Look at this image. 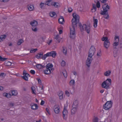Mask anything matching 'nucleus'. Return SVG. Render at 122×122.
<instances>
[{
  "label": "nucleus",
  "instance_id": "nucleus-18",
  "mask_svg": "<svg viewBox=\"0 0 122 122\" xmlns=\"http://www.w3.org/2000/svg\"><path fill=\"white\" fill-rule=\"evenodd\" d=\"M31 109H32L33 110H36L38 108V106L37 104H34L33 105H31Z\"/></svg>",
  "mask_w": 122,
  "mask_h": 122
},
{
  "label": "nucleus",
  "instance_id": "nucleus-26",
  "mask_svg": "<svg viewBox=\"0 0 122 122\" xmlns=\"http://www.w3.org/2000/svg\"><path fill=\"white\" fill-rule=\"evenodd\" d=\"M53 5L54 6L55 8H58L60 6V4L57 2H55L53 4Z\"/></svg>",
  "mask_w": 122,
  "mask_h": 122
},
{
  "label": "nucleus",
  "instance_id": "nucleus-46",
  "mask_svg": "<svg viewBox=\"0 0 122 122\" xmlns=\"http://www.w3.org/2000/svg\"><path fill=\"white\" fill-rule=\"evenodd\" d=\"M36 67L38 69H40L42 68V65L41 64H37L36 65Z\"/></svg>",
  "mask_w": 122,
  "mask_h": 122
},
{
  "label": "nucleus",
  "instance_id": "nucleus-30",
  "mask_svg": "<svg viewBox=\"0 0 122 122\" xmlns=\"http://www.w3.org/2000/svg\"><path fill=\"white\" fill-rule=\"evenodd\" d=\"M11 93H12L11 96H15L17 94V92L16 91L13 90L11 91Z\"/></svg>",
  "mask_w": 122,
  "mask_h": 122
},
{
  "label": "nucleus",
  "instance_id": "nucleus-39",
  "mask_svg": "<svg viewBox=\"0 0 122 122\" xmlns=\"http://www.w3.org/2000/svg\"><path fill=\"white\" fill-rule=\"evenodd\" d=\"M62 73L64 77L65 78H66L67 76L66 71L65 70L64 71L62 72Z\"/></svg>",
  "mask_w": 122,
  "mask_h": 122
},
{
  "label": "nucleus",
  "instance_id": "nucleus-22",
  "mask_svg": "<svg viewBox=\"0 0 122 122\" xmlns=\"http://www.w3.org/2000/svg\"><path fill=\"white\" fill-rule=\"evenodd\" d=\"M49 15H50L51 17H54L55 18L56 16V14L54 12H50L49 13Z\"/></svg>",
  "mask_w": 122,
  "mask_h": 122
},
{
  "label": "nucleus",
  "instance_id": "nucleus-47",
  "mask_svg": "<svg viewBox=\"0 0 122 122\" xmlns=\"http://www.w3.org/2000/svg\"><path fill=\"white\" fill-rule=\"evenodd\" d=\"M32 30L34 32H36L37 31V29L36 27H32Z\"/></svg>",
  "mask_w": 122,
  "mask_h": 122
},
{
  "label": "nucleus",
  "instance_id": "nucleus-38",
  "mask_svg": "<svg viewBox=\"0 0 122 122\" xmlns=\"http://www.w3.org/2000/svg\"><path fill=\"white\" fill-rule=\"evenodd\" d=\"M102 41H104V42L109 41L108 40V38L107 37H103L102 38Z\"/></svg>",
  "mask_w": 122,
  "mask_h": 122
},
{
  "label": "nucleus",
  "instance_id": "nucleus-40",
  "mask_svg": "<svg viewBox=\"0 0 122 122\" xmlns=\"http://www.w3.org/2000/svg\"><path fill=\"white\" fill-rule=\"evenodd\" d=\"M24 41L22 40H19L18 41L17 44L18 45H20L21 43L23 42Z\"/></svg>",
  "mask_w": 122,
  "mask_h": 122
},
{
  "label": "nucleus",
  "instance_id": "nucleus-10",
  "mask_svg": "<svg viewBox=\"0 0 122 122\" xmlns=\"http://www.w3.org/2000/svg\"><path fill=\"white\" fill-rule=\"evenodd\" d=\"M83 27L84 28V30H86L88 34H89L90 30V24H89L87 25L85 24H83Z\"/></svg>",
  "mask_w": 122,
  "mask_h": 122
},
{
  "label": "nucleus",
  "instance_id": "nucleus-60",
  "mask_svg": "<svg viewBox=\"0 0 122 122\" xmlns=\"http://www.w3.org/2000/svg\"><path fill=\"white\" fill-rule=\"evenodd\" d=\"M80 30H84V28L83 27V25L81 27H80Z\"/></svg>",
  "mask_w": 122,
  "mask_h": 122
},
{
  "label": "nucleus",
  "instance_id": "nucleus-33",
  "mask_svg": "<svg viewBox=\"0 0 122 122\" xmlns=\"http://www.w3.org/2000/svg\"><path fill=\"white\" fill-rule=\"evenodd\" d=\"M75 83V81L74 80H71L69 82L70 85V86H72L74 85Z\"/></svg>",
  "mask_w": 122,
  "mask_h": 122
},
{
  "label": "nucleus",
  "instance_id": "nucleus-4",
  "mask_svg": "<svg viewBox=\"0 0 122 122\" xmlns=\"http://www.w3.org/2000/svg\"><path fill=\"white\" fill-rule=\"evenodd\" d=\"M102 8L103 9V11H101L102 12L100 13L101 15L105 14L110 9V6L107 3H105L102 5Z\"/></svg>",
  "mask_w": 122,
  "mask_h": 122
},
{
  "label": "nucleus",
  "instance_id": "nucleus-21",
  "mask_svg": "<svg viewBox=\"0 0 122 122\" xmlns=\"http://www.w3.org/2000/svg\"><path fill=\"white\" fill-rule=\"evenodd\" d=\"M3 95L4 96L8 98H10L11 96V95L10 94L7 93H4Z\"/></svg>",
  "mask_w": 122,
  "mask_h": 122
},
{
  "label": "nucleus",
  "instance_id": "nucleus-31",
  "mask_svg": "<svg viewBox=\"0 0 122 122\" xmlns=\"http://www.w3.org/2000/svg\"><path fill=\"white\" fill-rule=\"evenodd\" d=\"M114 41L118 42H119V37L118 36H115L114 38Z\"/></svg>",
  "mask_w": 122,
  "mask_h": 122
},
{
  "label": "nucleus",
  "instance_id": "nucleus-14",
  "mask_svg": "<svg viewBox=\"0 0 122 122\" xmlns=\"http://www.w3.org/2000/svg\"><path fill=\"white\" fill-rule=\"evenodd\" d=\"M30 24L32 27H36L38 25V23L37 21L34 20L31 22L30 23Z\"/></svg>",
  "mask_w": 122,
  "mask_h": 122
},
{
  "label": "nucleus",
  "instance_id": "nucleus-2",
  "mask_svg": "<svg viewBox=\"0 0 122 122\" xmlns=\"http://www.w3.org/2000/svg\"><path fill=\"white\" fill-rule=\"evenodd\" d=\"M56 53V51H53L48 52L43 56L42 52L38 53L36 56V57L38 59L42 58L43 60H45L47 57L52 56L53 58L55 57Z\"/></svg>",
  "mask_w": 122,
  "mask_h": 122
},
{
  "label": "nucleus",
  "instance_id": "nucleus-59",
  "mask_svg": "<svg viewBox=\"0 0 122 122\" xmlns=\"http://www.w3.org/2000/svg\"><path fill=\"white\" fill-rule=\"evenodd\" d=\"M49 2H47V1L46 2V3L45 4V6L46 5H48V6H50V5L49 4Z\"/></svg>",
  "mask_w": 122,
  "mask_h": 122
},
{
  "label": "nucleus",
  "instance_id": "nucleus-9",
  "mask_svg": "<svg viewBox=\"0 0 122 122\" xmlns=\"http://www.w3.org/2000/svg\"><path fill=\"white\" fill-rule=\"evenodd\" d=\"M23 75H24L22 77V78L26 81L28 80V77L30 76V75L26 72V71L25 70H24L23 71Z\"/></svg>",
  "mask_w": 122,
  "mask_h": 122
},
{
  "label": "nucleus",
  "instance_id": "nucleus-3",
  "mask_svg": "<svg viewBox=\"0 0 122 122\" xmlns=\"http://www.w3.org/2000/svg\"><path fill=\"white\" fill-rule=\"evenodd\" d=\"M111 80L108 78L105 81H104L102 84V88L107 89L110 88L109 86L111 85Z\"/></svg>",
  "mask_w": 122,
  "mask_h": 122
},
{
  "label": "nucleus",
  "instance_id": "nucleus-62",
  "mask_svg": "<svg viewBox=\"0 0 122 122\" xmlns=\"http://www.w3.org/2000/svg\"><path fill=\"white\" fill-rule=\"evenodd\" d=\"M4 89V88L3 87L1 86H0V90H3Z\"/></svg>",
  "mask_w": 122,
  "mask_h": 122
},
{
  "label": "nucleus",
  "instance_id": "nucleus-44",
  "mask_svg": "<svg viewBox=\"0 0 122 122\" xmlns=\"http://www.w3.org/2000/svg\"><path fill=\"white\" fill-rule=\"evenodd\" d=\"M98 118L96 117H94V118L93 120V122H98Z\"/></svg>",
  "mask_w": 122,
  "mask_h": 122
},
{
  "label": "nucleus",
  "instance_id": "nucleus-48",
  "mask_svg": "<svg viewBox=\"0 0 122 122\" xmlns=\"http://www.w3.org/2000/svg\"><path fill=\"white\" fill-rule=\"evenodd\" d=\"M96 6L97 8H99L100 7V3L99 1H98V2H97Z\"/></svg>",
  "mask_w": 122,
  "mask_h": 122
},
{
  "label": "nucleus",
  "instance_id": "nucleus-64",
  "mask_svg": "<svg viewBox=\"0 0 122 122\" xmlns=\"http://www.w3.org/2000/svg\"><path fill=\"white\" fill-rule=\"evenodd\" d=\"M62 30H59V33L60 34H62Z\"/></svg>",
  "mask_w": 122,
  "mask_h": 122
},
{
  "label": "nucleus",
  "instance_id": "nucleus-25",
  "mask_svg": "<svg viewBox=\"0 0 122 122\" xmlns=\"http://www.w3.org/2000/svg\"><path fill=\"white\" fill-rule=\"evenodd\" d=\"M54 38L56 39V40L55 41L56 42H58V43H59L60 42V40L59 39V35H57L54 37Z\"/></svg>",
  "mask_w": 122,
  "mask_h": 122
},
{
  "label": "nucleus",
  "instance_id": "nucleus-16",
  "mask_svg": "<svg viewBox=\"0 0 122 122\" xmlns=\"http://www.w3.org/2000/svg\"><path fill=\"white\" fill-rule=\"evenodd\" d=\"M44 74L47 75L50 74L51 73L50 69L46 68L44 70Z\"/></svg>",
  "mask_w": 122,
  "mask_h": 122
},
{
  "label": "nucleus",
  "instance_id": "nucleus-28",
  "mask_svg": "<svg viewBox=\"0 0 122 122\" xmlns=\"http://www.w3.org/2000/svg\"><path fill=\"white\" fill-rule=\"evenodd\" d=\"M93 8L91 10L92 11V12H95L96 10V7L95 4H93Z\"/></svg>",
  "mask_w": 122,
  "mask_h": 122
},
{
  "label": "nucleus",
  "instance_id": "nucleus-24",
  "mask_svg": "<svg viewBox=\"0 0 122 122\" xmlns=\"http://www.w3.org/2000/svg\"><path fill=\"white\" fill-rule=\"evenodd\" d=\"M77 108H73L71 110V114L73 115L75 114Z\"/></svg>",
  "mask_w": 122,
  "mask_h": 122
},
{
  "label": "nucleus",
  "instance_id": "nucleus-6",
  "mask_svg": "<svg viewBox=\"0 0 122 122\" xmlns=\"http://www.w3.org/2000/svg\"><path fill=\"white\" fill-rule=\"evenodd\" d=\"M95 51V49L94 47L91 46L89 50L88 56L92 57L93 56Z\"/></svg>",
  "mask_w": 122,
  "mask_h": 122
},
{
  "label": "nucleus",
  "instance_id": "nucleus-11",
  "mask_svg": "<svg viewBox=\"0 0 122 122\" xmlns=\"http://www.w3.org/2000/svg\"><path fill=\"white\" fill-rule=\"evenodd\" d=\"M78 106V102L77 100H75L73 102L72 107L73 108H77Z\"/></svg>",
  "mask_w": 122,
  "mask_h": 122
},
{
  "label": "nucleus",
  "instance_id": "nucleus-50",
  "mask_svg": "<svg viewBox=\"0 0 122 122\" xmlns=\"http://www.w3.org/2000/svg\"><path fill=\"white\" fill-rule=\"evenodd\" d=\"M63 52L64 54L66 55V54L67 50L66 49H65L63 47Z\"/></svg>",
  "mask_w": 122,
  "mask_h": 122
},
{
  "label": "nucleus",
  "instance_id": "nucleus-53",
  "mask_svg": "<svg viewBox=\"0 0 122 122\" xmlns=\"http://www.w3.org/2000/svg\"><path fill=\"white\" fill-rule=\"evenodd\" d=\"M65 93L67 96L69 97V93L67 91H66L65 92Z\"/></svg>",
  "mask_w": 122,
  "mask_h": 122
},
{
  "label": "nucleus",
  "instance_id": "nucleus-63",
  "mask_svg": "<svg viewBox=\"0 0 122 122\" xmlns=\"http://www.w3.org/2000/svg\"><path fill=\"white\" fill-rule=\"evenodd\" d=\"M73 74L75 75H77V74L76 71H74L73 72Z\"/></svg>",
  "mask_w": 122,
  "mask_h": 122
},
{
  "label": "nucleus",
  "instance_id": "nucleus-57",
  "mask_svg": "<svg viewBox=\"0 0 122 122\" xmlns=\"http://www.w3.org/2000/svg\"><path fill=\"white\" fill-rule=\"evenodd\" d=\"M44 101L43 100H41V102L40 103V105H42L44 104Z\"/></svg>",
  "mask_w": 122,
  "mask_h": 122
},
{
  "label": "nucleus",
  "instance_id": "nucleus-17",
  "mask_svg": "<svg viewBox=\"0 0 122 122\" xmlns=\"http://www.w3.org/2000/svg\"><path fill=\"white\" fill-rule=\"evenodd\" d=\"M27 8L30 11H33L34 9V6L30 5H27Z\"/></svg>",
  "mask_w": 122,
  "mask_h": 122
},
{
  "label": "nucleus",
  "instance_id": "nucleus-13",
  "mask_svg": "<svg viewBox=\"0 0 122 122\" xmlns=\"http://www.w3.org/2000/svg\"><path fill=\"white\" fill-rule=\"evenodd\" d=\"M54 111L55 113L58 114L60 112V108L59 106L57 107L56 106H55L54 107Z\"/></svg>",
  "mask_w": 122,
  "mask_h": 122
},
{
  "label": "nucleus",
  "instance_id": "nucleus-12",
  "mask_svg": "<svg viewBox=\"0 0 122 122\" xmlns=\"http://www.w3.org/2000/svg\"><path fill=\"white\" fill-rule=\"evenodd\" d=\"M110 45V41H109L104 42V46L107 49Z\"/></svg>",
  "mask_w": 122,
  "mask_h": 122
},
{
  "label": "nucleus",
  "instance_id": "nucleus-32",
  "mask_svg": "<svg viewBox=\"0 0 122 122\" xmlns=\"http://www.w3.org/2000/svg\"><path fill=\"white\" fill-rule=\"evenodd\" d=\"M119 44V42H115L113 44V47L114 49H116V46H117Z\"/></svg>",
  "mask_w": 122,
  "mask_h": 122
},
{
  "label": "nucleus",
  "instance_id": "nucleus-52",
  "mask_svg": "<svg viewBox=\"0 0 122 122\" xmlns=\"http://www.w3.org/2000/svg\"><path fill=\"white\" fill-rule=\"evenodd\" d=\"M30 73L34 75L35 74V71L33 70H31L30 71Z\"/></svg>",
  "mask_w": 122,
  "mask_h": 122
},
{
  "label": "nucleus",
  "instance_id": "nucleus-27",
  "mask_svg": "<svg viewBox=\"0 0 122 122\" xmlns=\"http://www.w3.org/2000/svg\"><path fill=\"white\" fill-rule=\"evenodd\" d=\"M53 66V65L52 64L48 63L47 64L46 66V68L50 69L52 68Z\"/></svg>",
  "mask_w": 122,
  "mask_h": 122
},
{
  "label": "nucleus",
  "instance_id": "nucleus-23",
  "mask_svg": "<svg viewBox=\"0 0 122 122\" xmlns=\"http://www.w3.org/2000/svg\"><path fill=\"white\" fill-rule=\"evenodd\" d=\"M111 72L110 70L106 71L104 73V75L106 76H109L111 73Z\"/></svg>",
  "mask_w": 122,
  "mask_h": 122
},
{
  "label": "nucleus",
  "instance_id": "nucleus-55",
  "mask_svg": "<svg viewBox=\"0 0 122 122\" xmlns=\"http://www.w3.org/2000/svg\"><path fill=\"white\" fill-rule=\"evenodd\" d=\"M46 111L47 112L49 115H50V113L49 112V109L48 108H46Z\"/></svg>",
  "mask_w": 122,
  "mask_h": 122
},
{
  "label": "nucleus",
  "instance_id": "nucleus-42",
  "mask_svg": "<svg viewBox=\"0 0 122 122\" xmlns=\"http://www.w3.org/2000/svg\"><path fill=\"white\" fill-rule=\"evenodd\" d=\"M14 105V104L13 103L10 102L8 103V106L10 107H12Z\"/></svg>",
  "mask_w": 122,
  "mask_h": 122
},
{
  "label": "nucleus",
  "instance_id": "nucleus-54",
  "mask_svg": "<svg viewBox=\"0 0 122 122\" xmlns=\"http://www.w3.org/2000/svg\"><path fill=\"white\" fill-rule=\"evenodd\" d=\"M37 79L38 80V83L39 84H41V79H38V78H37Z\"/></svg>",
  "mask_w": 122,
  "mask_h": 122
},
{
  "label": "nucleus",
  "instance_id": "nucleus-45",
  "mask_svg": "<svg viewBox=\"0 0 122 122\" xmlns=\"http://www.w3.org/2000/svg\"><path fill=\"white\" fill-rule=\"evenodd\" d=\"M37 50V48L35 49H32L30 51V52L31 53H33L35 52Z\"/></svg>",
  "mask_w": 122,
  "mask_h": 122
},
{
  "label": "nucleus",
  "instance_id": "nucleus-19",
  "mask_svg": "<svg viewBox=\"0 0 122 122\" xmlns=\"http://www.w3.org/2000/svg\"><path fill=\"white\" fill-rule=\"evenodd\" d=\"M94 18L95 17H93V21L94 22L93 23V26L94 27L96 28L97 26L98 20L97 19H94Z\"/></svg>",
  "mask_w": 122,
  "mask_h": 122
},
{
  "label": "nucleus",
  "instance_id": "nucleus-56",
  "mask_svg": "<svg viewBox=\"0 0 122 122\" xmlns=\"http://www.w3.org/2000/svg\"><path fill=\"white\" fill-rule=\"evenodd\" d=\"M107 0H102V1H101V2L102 3H105L106 2Z\"/></svg>",
  "mask_w": 122,
  "mask_h": 122
},
{
  "label": "nucleus",
  "instance_id": "nucleus-49",
  "mask_svg": "<svg viewBox=\"0 0 122 122\" xmlns=\"http://www.w3.org/2000/svg\"><path fill=\"white\" fill-rule=\"evenodd\" d=\"M61 65L62 66H65V62L63 60L62 61L61 63Z\"/></svg>",
  "mask_w": 122,
  "mask_h": 122
},
{
  "label": "nucleus",
  "instance_id": "nucleus-41",
  "mask_svg": "<svg viewBox=\"0 0 122 122\" xmlns=\"http://www.w3.org/2000/svg\"><path fill=\"white\" fill-rule=\"evenodd\" d=\"M5 64L7 66H10L11 65V63L9 61H6L5 62Z\"/></svg>",
  "mask_w": 122,
  "mask_h": 122
},
{
  "label": "nucleus",
  "instance_id": "nucleus-20",
  "mask_svg": "<svg viewBox=\"0 0 122 122\" xmlns=\"http://www.w3.org/2000/svg\"><path fill=\"white\" fill-rule=\"evenodd\" d=\"M118 50L115 49L113 51V55L114 57H116L118 55Z\"/></svg>",
  "mask_w": 122,
  "mask_h": 122
},
{
  "label": "nucleus",
  "instance_id": "nucleus-29",
  "mask_svg": "<svg viewBox=\"0 0 122 122\" xmlns=\"http://www.w3.org/2000/svg\"><path fill=\"white\" fill-rule=\"evenodd\" d=\"M45 6V3H41L40 4V6L42 9H44V7Z\"/></svg>",
  "mask_w": 122,
  "mask_h": 122
},
{
  "label": "nucleus",
  "instance_id": "nucleus-1",
  "mask_svg": "<svg viewBox=\"0 0 122 122\" xmlns=\"http://www.w3.org/2000/svg\"><path fill=\"white\" fill-rule=\"evenodd\" d=\"M73 18L71 20L72 28H70V37L72 39H74L76 37L75 28L77 27V24L79 21V16L78 15L73 13L72 15Z\"/></svg>",
  "mask_w": 122,
  "mask_h": 122
},
{
  "label": "nucleus",
  "instance_id": "nucleus-7",
  "mask_svg": "<svg viewBox=\"0 0 122 122\" xmlns=\"http://www.w3.org/2000/svg\"><path fill=\"white\" fill-rule=\"evenodd\" d=\"M68 113L67 110L65 106H64V110L62 112L63 116V119L65 120H66Z\"/></svg>",
  "mask_w": 122,
  "mask_h": 122
},
{
  "label": "nucleus",
  "instance_id": "nucleus-51",
  "mask_svg": "<svg viewBox=\"0 0 122 122\" xmlns=\"http://www.w3.org/2000/svg\"><path fill=\"white\" fill-rule=\"evenodd\" d=\"M72 11V9L71 8H68V12L69 13L71 12Z\"/></svg>",
  "mask_w": 122,
  "mask_h": 122
},
{
  "label": "nucleus",
  "instance_id": "nucleus-43",
  "mask_svg": "<svg viewBox=\"0 0 122 122\" xmlns=\"http://www.w3.org/2000/svg\"><path fill=\"white\" fill-rule=\"evenodd\" d=\"M7 58H3L1 56H0V61H4L6 60Z\"/></svg>",
  "mask_w": 122,
  "mask_h": 122
},
{
  "label": "nucleus",
  "instance_id": "nucleus-58",
  "mask_svg": "<svg viewBox=\"0 0 122 122\" xmlns=\"http://www.w3.org/2000/svg\"><path fill=\"white\" fill-rule=\"evenodd\" d=\"M58 95L59 96V98L60 99H62L63 97V95L61 96L60 95V94H58Z\"/></svg>",
  "mask_w": 122,
  "mask_h": 122
},
{
  "label": "nucleus",
  "instance_id": "nucleus-35",
  "mask_svg": "<svg viewBox=\"0 0 122 122\" xmlns=\"http://www.w3.org/2000/svg\"><path fill=\"white\" fill-rule=\"evenodd\" d=\"M6 36L5 35H1V36L0 38H1V39H2V41L6 38Z\"/></svg>",
  "mask_w": 122,
  "mask_h": 122
},
{
  "label": "nucleus",
  "instance_id": "nucleus-8",
  "mask_svg": "<svg viewBox=\"0 0 122 122\" xmlns=\"http://www.w3.org/2000/svg\"><path fill=\"white\" fill-rule=\"evenodd\" d=\"M92 59V57L88 56V58L86 61V65L88 67H90Z\"/></svg>",
  "mask_w": 122,
  "mask_h": 122
},
{
  "label": "nucleus",
  "instance_id": "nucleus-5",
  "mask_svg": "<svg viewBox=\"0 0 122 122\" xmlns=\"http://www.w3.org/2000/svg\"><path fill=\"white\" fill-rule=\"evenodd\" d=\"M112 104L111 101H108L103 105V108L106 110H108L111 107Z\"/></svg>",
  "mask_w": 122,
  "mask_h": 122
},
{
  "label": "nucleus",
  "instance_id": "nucleus-61",
  "mask_svg": "<svg viewBox=\"0 0 122 122\" xmlns=\"http://www.w3.org/2000/svg\"><path fill=\"white\" fill-rule=\"evenodd\" d=\"M4 73H1L0 74V76L1 77H3L4 76Z\"/></svg>",
  "mask_w": 122,
  "mask_h": 122
},
{
  "label": "nucleus",
  "instance_id": "nucleus-15",
  "mask_svg": "<svg viewBox=\"0 0 122 122\" xmlns=\"http://www.w3.org/2000/svg\"><path fill=\"white\" fill-rule=\"evenodd\" d=\"M58 22L60 24H62L64 23V20L63 16H61L60 17V18L58 19Z\"/></svg>",
  "mask_w": 122,
  "mask_h": 122
},
{
  "label": "nucleus",
  "instance_id": "nucleus-34",
  "mask_svg": "<svg viewBox=\"0 0 122 122\" xmlns=\"http://www.w3.org/2000/svg\"><path fill=\"white\" fill-rule=\"evenodd\" d=\"M98 57H100L101 55V51L100 50L98 51L97 54Z\"/></svg>",
  "mask_w": 122,
  "mask_h": 122
},
{
  "label": "nucleus",
  "instance_id": "nucleus-36",
  "mask_svg": "<svg viewBox=\"0 0 122 122\" xmlns=\"http://www.w3.org/2000/svg\"><path fill=\"white\" fill-rule=\"evenodd\" d=\"M104 18L105 19H108L109 18V16L108 13V12L106 13L105 14H104Z\"/></svg>",
  "mask_w": 122,
  "mask_h": 122
},
{
  "label": "nucleus",
  "instance_id": "nucleus-37",
  "mask_svg": "<svg viewBox=\"0 0 122 122\" xmlns=\"http://www.w3.org/2000/svg\"><path fill=\"white\" fill-rule=\"evenodd\" d=\"M31 88L32 91V93L36 94V93H35V87H34L32 86L31 87Z\"/></svg>",
  "mask_w": 122,
  "mask_h": 122
}]
</instances>
